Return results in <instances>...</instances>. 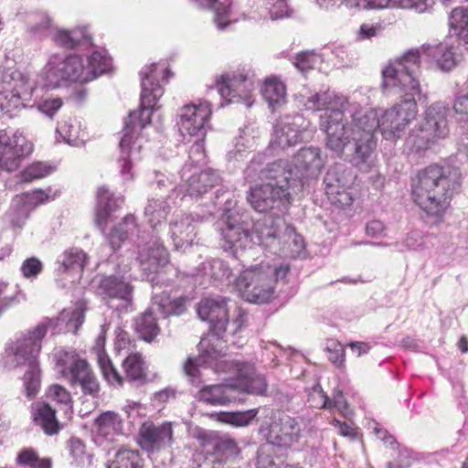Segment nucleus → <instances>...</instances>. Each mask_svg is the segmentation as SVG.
Masks as SVG:
<instances>
[{"instance_id": "72a5a7b5", "label": "nucleus", "mask_w": 468, "mask_h": 468, "mask_svg": "<svg viewBox=\"0 0 468 468\" xmlns=\"http://www.w3.org/2000/svg\"><path fill=\"white\" fill-rule=\"evenodd\" d=\"M355 144L353 153L349 155V162L360 170L369 166L372 153L377 145L376 138H367L361 135L352 136Z\"/></svg>"}, {"instance_id": "a18cd8bd", "label": "nucleus", "mask_w": 468, "mask_h": 468, "mask_svg": "<svg viewBox=\"0 0 468 468\" xmlns=\"http://www.w3.org/2000/svg\"><path fill=\"white\" fill-rule=\"evenodd\" d=\"M200 8H212L215 11L214 21L219 29H224L229 24L230 10L229 0H194Z\"/></svg>"}, {"instance_id": "c03bdc74", "label": "nucleus", "mask_w": 468, "mask_h": 468, "mask_svg": "<svg viewBox=\"0 0 468 468\" xmlns=\"http://www.w3.org/2000/svg\"><path fill=\"white\" fill-rule=\"evenodd\" d=\"M450 32L468 45V9L454 8L449 17Z\"/></svg>"}, {"instance_id": "2f4dec72", "label": "nucleus", "mask_w": 468, "mask_h": 468, "mask_svg": "<svg viewBox=\"0 0 468 468\" xmlns=\"http://www.w3.org/2000/svg\"><path fill=\"white\" fill-rule=\"evenodd\" d=\"M347 100L335 94L334 90H320L310 94L304 101L306 110L323 111L324 112L332 109H343L347 105Z\"/></svg>"}, {"instance_id": "4c0bfd02", "label": "nucleus", "mask_w": 468, "mask_h": 468, "mask_svg": "<svg viewBox=\"0 0 468 468\" xmlns=\"http://www.w3.org/2000/svg\"><path fill=\"white\" fill-rule=\"evenodd\" d=\"M171 207L165 198H149L144 207V216L153 229L165 221Z\"/></svg>"}, {"instance_id": "864d4df0", "label": "nucleus", "mask_w": 468, "mask_h": 468, "mask_svg": "<svg viewBox=\"0 0 468 468\" xmlns=\"http://www.w3.org/2000/svg\"><path fill=\"white\" fill-rule=\"evenodd\" d=\"M16 463L29 468H51L52 464L50 458H39L33 449L22 450L17 455Z\"/></svg>"}, {"instance_id": "ddd939ff", "label": "nucleus", "mask_w": 468, "mask_h": 468, "mask_svg": "<svg viewBox=\"0 0 468 468\" xmlns=\"http://www.w3.org/2000/svg\"><path fill=\"white\" fill-rule=\"evenodd\" d=\"M247 200L260 213L285 212L291 205L292 194L284 186L268 182L251 186Z\"/></svg>"}, {"instance_id": "f3484780", "label": "nucleus", "mask_w": 468, "mask_h": 468, "mask_svg": "<svg viewBox=\"0 0 468 468\" xmlns=\"http://www.w3.org/2000/svg\"><path fill=\"white\" fill-rule=\"evenodd\" d=\"M211 115V104L207 101L199 104H187L180 110L177 125L183 136L204 138L208 119Z\"/></svg>"}, {"instance_id": "4d7b16f0", "label": "nucleus", "mask_w": 468, "mask_h": 468, "mask_svg": "<svg viewBox=\"0 0 468 468\" xmlns=\"http://www.w3.org/2000/svg\"><path fill=\"white\" fill-rule=\"evenodd\" d=\"M321 62L322 58L319 54L314 51H303L295 56L293 65L297 69L304 73Z\"/></svg>"}, {"instance_id": "bb28decb", "label": "nucleus", "mask_w": 468, "mask_h": 468, "mask_svg": "<svg viewBox=\"0 0 468 468\" xmlns=\"http://www.w3.org/2000/svg\"><path fill=\"white\" fill-rule=\"evenodd\" d=\"M72 386L79 385L84 395L97 398L100 393V384L87 361L77 362V365L69 371L65 372V377Z\"/></svg>"}, {"instance_id": "473e14b6", "label": "nucleus", "mask_w": 468, "mask_h": 468, "mask_svg": "<svg viewBox=\"0 0 468 468\" xmlns=\"http://www.w3.org/2000/svg\"><path fill=\"white\" fill-rule=\"evenodd\" d=\"M58 411H35L33 422L39 427L46 435L58 434L71 420L72 411H62V416L57 415Z\"/></svg>"}, {"instance_id": "6ab92c4d", "label": "nucleus", "mask_w": 468, "mask_h": 468, "mask_svg": "<svg viewBox=\"0 0 468 468\" xmlns=\"http://www.w3.org/2000/svg\"><path fill=\"white\" fill-rule=\"evenodd\" d=\"M221 236L225 240V250L245 249L251 242L250 224L234 210H228L222 217Z\"/></svg>"}, {"instance_id": "423d86ee", "label": "nucleus", "mask_w": 468, "mask_h": 468, "mask_svg": "<svg viewBox=\"0 0 468 468\" xmlns=\"http://www.w3.org/2000/svg\"><path fill=\"white\" fill-rule=\"evenodd\" d=\"M259 411H213L210 419L233 427H242L253 420L260 423L259 431L267 438L268 444L275 447H289L298 439V422L284 411H271L264 417Z\"/></svg>"}, {"instance_id": "39448f33", "label": "nucleus", "mask_w": 468, "mask_h": 468, "mask_svg": "<svg viewBox=\"0 0 468 468\" xmlns=\"http://www.w3.org/2000/svg\"><path fill=\"white\" fill-rule=\"evenodd\" d=\"M137 261L143 272V278L147 279L153 287L152 307L160 313L164 318L171 315H181L186 311L188 298L184 295L173 296L170 291L158 292V271L168 262V252L160 242L158 237L152 236L149 240L138 237Z\"/></svg>"}, {"instance_id": "5fc2aeb1", "label": "nucleus", "mask_w": 468, "mask_h": 468, "mask_svg": "<svg viewBox=\"0 0 468 468\" xmlns=\"http://www.w3.org/2000/svg\"><path fill=\"white\" fill-rule=\"evenodd\" d=\"M203 270L205 275H208L214 280L228 279L232 273L228 264L219 259H214L204 262Z\"/></svg>"}, {"instance_id": "412c9836", "label": "nucleus", "mask_w": 468, "mask_h": 468, "mask_svg": "<svg viewBox=\"0 0 468 468\" xmlns=\"http://www.w3.org/2000/svg\"><path fill=\"white\" fill-rule=\"evenodd\" d=\"M216 87L221 98L230 102H243L251 105L250 93L253 82L242 73L223 74L216 80Z\"/></svg>"}, {"instance_id": "f704fd0d", "label": "nucleus", "mask_w": 468, "mask_h": 468, "mask_svg": "<svg viewBox=\"0 0 468 468\" xmlns=\"http://www.w3.org/2000/svg\"><path fill=\"white\" fill-rule=\"evenodd\" d=\"M56 45L72 49L81 45H91V37L87 27H78L72 30L58 29L52 37Z\"/></svg>"}, {"instance_id": "a878e982", "label": "nucleus", "mask_w": 468, "mask_h": 468, "mask_svg": "<svg viewBox=\"0 0 468 468\" xmlns=\"http://www.w3.org/2000/svg\"><path fill=\"white\" fill-rule=\"evenodd\" d=\"M292 165L293 174L301 176L302 189L304 184L303 180L315 176L323 166L320 149L317 147L302 148L294 155Z\"/></svg>"}, {"instance_id": "774afa93", "label": "nucleus", "mask_w": 468, "mask_h": 468, "mask_svg": "<svg viewBox=\"0 0 468 468\" xmlns=\"http://www.w3.org/2000/svg\"><path fill=\"white\" fill-rule=\"evenodd\" d=\"M434 4L433 0H393V5L401 8H413L419 13L425 12Z\"/></svg>"}, {"instance_id": "9b49d317", "label": "nucleus", "mask_w": 468, "mask_h": 468, "mask_svg": "<svg viewBox=\"0 0 468 468\" xmlns=\"http://www.w3.org/2000/svg\"><path fill=\"white\" fill-rule=\"evenodd\" d=\"M42 77L47 88H56L66 81L89 82L92 80V75L85 71L83 60L77 55L64 57L54 54L50 56L42 70Z\"/></svg>"}, {"instance_id": "69168bd1", "label": "nucleus", "mask_w": 468, "mask_h": 468, "mask_svg": "<svg viewBox=\"0 0 468 468\" xmlns=\"http://www.w3.org/2000/svg\"><path fill=\"white\" fill-rule=\"evenodd\" d=\"M57 131L68 144L72 145H76L78 144V139L80 136L79 127L71 122H60L57 128Z\"/></svg>"}, {"instance_id": "c85d7f7f", "label": "nucleus", "mask_w": 468, "mask_h": 468, "mask_svg": "<svg viewBox=\"0 0 468 468\" xmlns=\"http://www.w3.org/2000/svg\"><path fill=\"white\" fill-rule=\"evenodd\" d=\"M448 106L441 101L432 103L427 108L424 113V121L421 123L425 130L432 135L444 138L449 132L447 114Z\"/></svg>"}, {"instance_id": "c756f323", "label": "nucleus", "mask_w": 468, "mask_h": 468, "mask_svg": "<svg viewBox=\"0 0 468 468\" xmlns=\"http://www.w3.org/2000/svg\"><path fill=\"white\" fill-rule=\"evenodd\" d=\"M285 212H273L264 216L254 224V231L261 243L272 244L281 238L282 227H286L282 218Z\"/></svg>"}, {"instance_id": "bf43d9fd", "label": "nucleus", "mask_w": 468, "mask_h": 468, "mask_svg": "<svg viewBox=\"0 0 468 468\" xmlns=\"http://www.w3.org/2000/svg\"><path fill=\"white\" fill-rule=\"evenodd\" d=\"M57 366L61 367V374L65 377V372L71 370L77 365V362L83 359L79 358L78 354L74 350L60 349L55 353Z\"/></svg>"}, {"instance_id": "7ed1b4c3", "label": "nucleus", "mask_w": 468, "mask_h": 468, "mask_svg": "<svg viewBox=\"0 0 468 468\" xmlns=\"http://www.w3.org/2000/svg\"><path fill=\"white\" fill-rule=\"evenodd\" d=\"M85 311V303L78 302L73 310H64L57 319L47 318L39 323L32 331H28L27 335L17 339L11 347L10 363L13 367H27L23 376V383L26 395L29 399L37 396L40 388L41 377L37 356L48 329L58 325L59 321L68 319L67 326L73 327L76 333L84 322Z\"/></svg>"}, {"instance_id": "20e7f679", "label": "nucleus", "mask_w": 468, "mask_h": 468, "mask_svg": "<svg viewBox=\"0 0 468 468\" xmlns=\"http://www.w3.org/2000/svg\"><path fill=\"white\" fill-rule=\"evenodd\" d=\"M462 185L459 168L431 165L420 170L411 180V199L428 215L441 217Z\"/></svg>"}, {"instance_id": "4468645a", "label": "nucleus", "mask_w": 468, "mask_h": 468, "mask_svg": "<svg viewBox=\"0 0 468 468\" xmlns=\"http://www.w3.org/2000/svg\"><path fill=\"white\" fill-rule=\"evenodd\" d=\"M33 151V144L19 131L0 130V169L13 172Z\"/></svg>"}, {"instance_id": "0eeeda50", "label": "nucleus", "mask_w": 468, "mask_h": 468, "mask_svg": "<svg viewBox=\"0 0 468 468\" xmlns=\"http://www.w3.org/2000/svg\"><path fill=\"white\" fill-rule=\"evenodd\" d=\"M237 378L228 383L203 388L199 391L200 400L212 406H228L243 402L247 394L264 395L267 389L265 378L255 371L250 363L232 361Z\"/></svg>"}, {"instance_id": "4be33fe9", "label": "nucleus", "mask_w": 468, "mask_h": 468, "mask_svg": "<svg viewBox=\"0 0 468 468\" xmlns=\"http://www.w3.org/2000/svg\"><path fill=\"white\" fill-rule=\"evenodd\" d=\"M212 216L209 211L206 214H182L177 215L169 224L170 236L176 250L191 247L197 236L196 222H202Z\"/></svg>"}, {"instance_id": "a19ab883", "label": "nucleus", "mask_w": 468, "mask_h": 468, "mask_svg": "<svg viewBox=\"0 0 468 468\" xmlns=\"http://www.w3.org/2000/svg\"><path fill=\"white\" fill-rule=\"evenodd\" d=\"M256 468H287L282 456L276 453L275 446L264 443L261 445L254 458Z\"/></svg>"}, {"instance_id": "7c9ffc66", "label": "nucleus", "mask_w": 468, "mask_h": 468, "mask_svg": "<svg viewBox=\"0 0 468 468\" xmlns=\"http://www.w3.org/2000/svg\"><path fill=\"white\" fill-rule=\"evenodd\" d=\"M124 202L123 197L111 193L105 186H101L97 191L96 225L104 232V224L108 218L119 209Z\"/></svg>"}, {"instance_id": "09e8293b", "label": "nucleus", "mask_w": 468, "mask_h": 468, "mask_svg": "<svg viewBox=\"0 0 468 468\" xmlns=\"http://www.w3.org/2000/svg\"><path fill=\"white\" fill-rule=\"evenodd\" d=\"M435 138L438 137L426 131L421 125L419 131H413L409 134L406 144L410 151L420 153L429 149Z\"/></svg>"}, {"instance_id": "680f3d73", "label": "nucleus", "mask_w": 468, "mask_h": 468, "mask_svg": "<svg viewBox=\"0 0 468 468\" xmlns=\"http://www.w3.org/2000/svg\"><path fill=\"white\" fill-rule=\"evenodd\" d=\"M307 403L308 410H324L329 403V399L318 385L308 393Z\"/></svg>"}, {"instance_id": "338daca9", "label": "nucleus", "mask_w": 468, "mask_h": 468, "mask_svg": "<svg viewBox=\"0 0 468 468\" xmlns=\"http://www.w3.org/2000/svg\"><path fill=\"white\" fill-rule=\"evenodd\" d=\"M43 269L42 262L36 257L25 260L21 265V271L27 278L37 277Z\"/></svg>"}, {"instance_id": "3c124183", "label": "nucleus", "mask_w": 468, "mask_h": 468, "mask_svg": "<svg viewBox=\"0 0 468 468\" xmlns=\"http://www.w3.org/2000/svg\"><path fill=\"white\" fill-rule=\"evenodd\" d=\"M51 27L49 16L47 13L38 12L32 16L27 30L35 38L42 39L50 34Z\"/></svg>"}, {"instance_id": "37998d69", "label": "nucleus", "mask_w": 468, "mask_h": 468, "mask_svg": "<svg viewBox=\"0 0 468 468\" xmlns=\"http://www.w3.org/2000/svg\"><path fill=\"white\" fill-rule=\"evenodd\" d=\"M261 94L269 106L275 109L285 101V85L277 79L267 80L261 87Z\"/></svg>"}, {"instance_id": "1a4fd4ad", "label": "nucleus", "mask_w": 468, "mask_h": 468, "mask_svg": "<svg viewBox=\"0 0 468 468\" xmlns=\"http://www.w3.org/2000/svg\"><path fill=\"white\" fill-rule=\"evenodd\" d=\"M199 445V455L211 468H226L229 461L236 458L239 448L233 438L218 431L197 428L193 432Z\"/></svg>"}, {"instance_id": "2eb2a0df", "label": "nucleus", "mask_w": 468, "mask_h": 468, "mask_svg": "<svg viewBox=\"0 0 468 468\" xmlns=\"http://www.w3.org/2000/svg\"><path fill=\"white\" fill-rule=\"evenodd\" d=\"M355 177L352 168L344 163H335L330 166L324 177L328 198L340 206L349 205L352 198L346 189L354 183Z\"/></svg>"}, {"instance_id": "f257e3e1", "label": "nucleus", "mask_w": 468, "mask_h": 468, "mask_svg": "<svg viewBox=\"0 0 468 468\" xmlns=\"http://www.w3.org/2000/svg\"><path fill=\"white\" fill-rule=\"evenodd\" d=\"M419 75L420 53L415 49L407 50L382 70L383 89L401 97L381 115L380 132L388 140L400 138L406 127L416 119V97L419 101H428L427 94L421 92Z\"/></svg>"}, {"instance_id": "49530a36", "label": "nucleus", "mask_w": 468, "mask_h": 468, "mask_svg": "<svg viewBox=\"0 0 468 468\" xmlns=\"http://www.w3.org/2000/svg\"><path fill=\"white\" fill-rule=\"evenodd\" d=\"M125 377L129 381H140L145 378V363L140 354H131L122 362Z\"/></svg>"}, {"instance_id": "cd10ccee", "label": "nucleus", "mask_w": 468, "mask_h": 468, "mask_svg": "<svg viewBox=\"0 0 468 468\" xmlns=\"http://www.w3.org/2000/svg\"><path fill=\"white\" fill-rule=\"evenodd\" d=\"M414 49L419 51L420 59L425 56L435 61L437 67L443 71L452 69L458 62L454 48L448 43H440L434 46L423 45L421 48Z\"/></svg>"}, {"instance_id": "f03ea898", "label": "nucleus", "mask_w": 468, "mask_h": 468, "mask_svg": "<svg viewBox=\"0 0 468 468\" xmlns=\"http://www.w3.org/2000/svg\"><path fill=\"white\" fill-rule=\"evenodd\" d=\"M159 63H152L145 66L140 71L141 77V97L140 112H133L129 114L128 121L125 122L122 136L119 143L120 157L118 164L120 173L124 181H130L133 178V163L141 159L142 145L134 138L137 125L143 130L151 122V116L156 108L158 100L163 96L164 90L161 84L166 82L172 75L169 69Z\"/></svg>"}, {"instance_id": "dca6fc26", "label": "nucleus", "mask_w": 468, "mask_h": 468, "mask_svg": "<svg viewBox=\"0 0 468 468\" xmlns=\"http://www.w3.org/2000/svg\"><path fill=\"white\" fill-rule=\"evenodd\" d=\"M91 288L96 295L107 303L117 300L124 306H128L133 302V286L124 276L116 274L97 276L91 282Z\"/></svg>"}, {"instance_id": "13d9d810", "label": "nucleus", "mask_w": 468, "mask_h": 468, "mask_svg": "<svg viewBox=\"0 0 468 468\" xmlns=\"http://www.w3.org/2000/svg\"><path fill=\"white\" fill-rule=\"evenodd\" d=\"M53 171V167L50 165H47L41 162H36L32 165H28L22 173H21V181L25 183L31 182L36 179H39L47 176Z\"/></svg>"}, {"instance_id": "9d476101", "label": "nucleus", "mask_w": 468, "mask_h": 468, "mask_svg": "<svg viewBox=\"0 0 468 468\" xmlns=\"http://www.w3.org/2000/svg\"><path fill=\"white\" fill-rule=\"evenodd\" d=\"M34 87L20 71L0 65V112L11 115L25 107L32 98Z\"/></svg>"}, {"instance_id": "603ef678", "label": "nucleus", "mask_w": 468, "mask_h": 468, "mask_svg": "<svg viewBox=\"0 0 468 468\" xmlns=\"http://www.w3.org/2000/svg\"><path fill=\"white\" fill-rule=\"evenodd\" d=\"M97 361L105 380L111 385L122 384V378L114 367L112 360L103 350H99L97 354Z\"/></svg>"}, {"instance_id": "c9c22d12", "label": "nucleus", "mask_w": 468, "mask_h": 468, "mask_svg": "<svg viewBox=\"0 0 468 468\" xmlns=\"http://www.w3.org/2000/svg\"><path fill=\"white\" fill-rule=\"evenodd\" d=\"M87 261V254L77 248H71L64 251V253L57 260V271L60 274L65 272L82 271Z\"/></svg>"}, {"instance_id": "a211bd4d", "label": "nucleus", "mask_w": 468, "mask_h": 468, "mask_svg": "<svg viewBox=\"0 0 468 468\" xmlns=\"http://www.w3.org/2000/svg\"><path fill=\"white\" fill-rule=\"evenodd\" d=\"M229 299L223 296L202 299L197 307L198 317L207 321L218 338H222L229 324Z\"/></svg>"}, {"instance_id": "5701e85b", "label": "nucleus", "mask_w": 468, "mask_h": 468, "mask_svg": "<svg viewBox=\"0 0 468 468\" xmlns=\"http://www.w3.org/2000/svg\"><path fill=\"white\" fill-rule=\"evenodd\" d=\"M172 441L173 429L169 422L155 425L152 421H145L139 429L137 443L147 452H154L169 447Z\"/></svg>"}, {"instance_id": "e433bc0d", "label": "nucleus", "mask_w": 468, "mask_h": 468, "mask_svg": "<svg viewBox=\"0 0 468 468\" xmlns=\"http://www.w3.org/2000/svg\"><path fill=\"white\" fill-rule=\"evenodd\" d=\"M137 229L135 217L132 214L125 216L115 225L107 235V239L113 250L119 249L123 241L132 237Z\"/></svg>"}, {"instance_id": "aec40b11", "label": "nucleus", "mask_w": 468, "mask_h": 468, "mask_svg": "<svg viewBox=\"0 0 468 468\" xmlns=\"http://www.w3.org/2000/svg\"><path fill=\"white\" fill-rule=\"evenodd\" d=\"M182 183L179 186L180 191L190 197H198L208 191V189L218 186L221 183L219 172L211 168L200 173L192 172L188 164H185L180 171Z\"/></svg>"}, {"instance_id": "de8ad7c7", "label": "nucleus", "mask_w": 468, "mask_h": 468, "mask_svg": "<svg viewBox=\"0 0 468 468\" xmlns=\"http://www.w3.org/2000/svg\"><path fill=\"white\" fill-rule=\"evenodd\" d=\"M112 68V58L108 56L106 50L94 51L89 58V65L85 67V71L92 75V80L98 76L110 71Z\"/></svg>"}, {"instance_id": "58836bf2", "label": "nucleus", "mask_w": 468, "mask_h": 468, "mask_svg": "<svg viewBox=\"0 0 468 468\" xmlns=\"http://www.w3.org/2000/svg\"><path fill=\"white\" fill-rule=\"evenodd\" d=\"M220 356V351L217 350L214 346L207 347V349L201 352L198 357L187 358L183 367L184 372L186 376L192 378V381H194L195 378H198V367L200 366H212Z\"/></svg>"}, {"instance_id": "052dcab7", "label": "nucleus", "mask_w": 468, "mask_h": 468, "mask_svg": "<svg viewBox=\"0 0 468 468\" xmlns=\"http://www.w3.org/2000/svg\"><path fill=\"white\" fill-rule=\"evenodd\" d=\"M206 158L205 146L203 138H197L195 143L190 146L188 151V164L192 168V172L197 171V166L204 163Z\"/></svg>"}, {"instance_id": "ea45409f", "label": "nucleus", "mask_w": 468, "mask_h": 468, "mask_svg": "<svg viewBox=\"0 0 468 468\" xmlns=\"http://www.w3.org/2000/svg\"><path fill=\"white\" fill-rule=\"evenodd\" d=\"M154 310L151 306L134 321L136 333L142 339L147 342L153 341L160 332L156 318L154 316Z\"/></svg>"}, {"instance_id": "393cba45", "label": "nucleus", "mask_w": 468, "mask_h": 468, "mask_svg": "<svg viewBox=\"0 0 468 468\" xmlns=\"http://www.w3.org/2000/svg\"><path fill=\"white\" fill-rule=\"evenodd\" d=\"M259 179L269 180L272 186H284L287 192L301 190V176L293 174L292 164L286 160L267 164L259 171Z\"/></svg>"}, {"instance_id": "e2e57ef3", "label": "nucleus", "mask_w": 468, "mask_h": 468, "mask_svg": "<svg viewBox=\"0 0 468 468\" xmlns=\"http://www.w3.org/2000/svg\"><path fill=\"white\" fill-rule=\"evenodd\" d=\"M63 105V101L58 97H47L36 104L37 109L47 115L49 118H52L57 112Z\"/></svg>"}, {"instance_id": "79ce46f5", "label": "nucleus", "mask_w": 468, "mask_h": 468, "mask_svg": "<svg viewBox=\"0 0 468 468\" xmlns=\"http://www.w3.org/2000/svg\"><path fill=\"white\" fill-rule=\"evenodd\" d=\"M107 468H144V460L139 451L121 448L114 453Z\"/></svg>"}, {"instance_id": "b1692460", "label": "nucleus", "mask_w": 468, "mask_h": 468, "mask_svg": "<svg viewBox=\"0 0 468 468\" xmlns=\"http://www.w3.org/2000/svg\"><path fill=\"white\" fill-rule=\"evenodd\" d=\"M346 114L352 120L351 133L352 136L361 135L367 138H375L378 129L380 130L382 117H378L376 110L363 109L357 103H350L345 107Z\"/></svg>"}, {"instance_id": "f8f14e48", "label": "nucleus", "mask_w": 468, "mask_h": 468, "mask_svg": "<svg viewBox=\"0 0 468 468\" xmlns=\"http://www.w3.org/2000/svg\"><path fill=\"white\" fill-rule=\"evenodd\" d=\"M320 129L326 134L325 147L341 157L346 146L352 141L345 108L332 109L320 116Z\"/></svg>"}, {"instance_id": "6e6d98bb", "label": "nucleus", "mask_w": 468, "mask_h": 468, "mask_svg": "<svg viewBox=\"0 0 468 468\" xmlns=\"http://www.w3.org/2000/svg\"><path fill=\"white\" fill-rule=\"evenodd\" d=\"M261 2L272 20L288 17L292 14V10L288 4V0H261Z\"/></svg>"}, {"instance_id": "0e129e2a", "label": "nucleus", "mask_w": 468, "mask_h": 468, "mask_svg": "<svg viewBox=\"0 0 468 468\" xmlns=\"http://www.w3.org/2000/svg\"><path fill=\"white\" fill-rule=\"evenodd\" d=\"M325 349L328 353L329 361L337 367H342L345 361L344 346L340 343L331 340L327 342Z\"/></svg>"}, {"instance_id": "8fccbe9b", "label": "nucleus", "mask_w": 468, "mask_h": 468, "mask_svg": "<svg viewBox=\"0 0 468 468\" xmlns=\"http://www.w3.org/2000/svg\"><path fill=\"white\" fill-rule=\"evenodd\" d=\"M47 401H43L37 410H53L50 402L59 406H67L71 402L69 392L58 384L51 385L46 391Z\"/></svg>"}, {"instance_id": "6e6552de", "label": "nucleus", "mask_w": 468, "mask_h": 468, "mask_svg": "<svg viewBox=\"0 0 468 468\" xmlns=\"http://www.w3.org/2000/svg\"><path fill=\"white\" fill-rule=\"evenodd\" d=\"M290 268L287 264L271 266L261 262L244 270L237 279L246 301L253 303L270 302L274 294V283L285 282Z\"/></svg>"}]
</instances>
